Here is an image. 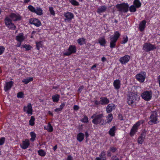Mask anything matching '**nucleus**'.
<instances>
[{
  "label": "nucleus",
  "mask_w": 160,
  "mask_h": 160,
  "mask_svg": "<svg viewBox=\"0 0 160 160\" xmlns=\"http://www.w3.org/2000/svg\"><path fill=\"white\" fill-rule=\"evenodd\" d=\"M82 121L83 122H88V117L86 115L84 116L83 118L82 119Z\"/></svg>",
  "instance_id": "de8ad7c7"
},
{
  "label": "nucleus",
  "mask_w": 160,
  "mask_h": 160,
  "mask_svg": "<svg viewBox=\"0 0 160 160\" xmlns=\"http://www.w3.org/2000/svg\"><path fill=\"white\" fill-rule=\"evenodd\" d=\"M113 115L112 113H109L106 117V121L105 122V124H109L113 119Z\"/></svg>",
  "instance_id": "a878e982"
},
{
  "label": "nucleus",
  "mask_w": 160,
  "mask_h": 160,
  "mask_svg": "<svg viewBox=\"0 0 160 160\" xmlns=\"http://www.w3.org/2000/svg\"><path fill=\"white\" fill-rule=\"evenodd\" d=\"M130 58V57L129 55H126L121 57L119 61L122 64H126L129 61Z\"/></svg>",
  "instance_id": "dca6fc26"
},
{
  "label": "nucleus",
  "mask_w": 160,
  "mask_h": 160,
  "mask_svg": "<svg viewBox=\"0 0 160 160\" xmlns=\"http://www.w3.org/2000/svg\"><path fill=\"white\" fill-rule=\"evenodd\" d=\"M77 52L76 46L73 45H70L67 49V51L63 53L64 56H69L72 54L75 53Z\"/></svg>",
  "instance_id": "1a4fd4ad"
},
{
  "label": "nucleus",
  "mask_w": 160,
  "mask_h": 160,
  "mask_svg": "<svg viewBox=\"0 0 160 160\" xmlns=\"http://www.w3.org/2000/svg\"><path fill=\"white\" fill-rule=\"evenodd\" d=\"M60 98V95L58 94H56L52 96V101L54 102H58Z\"/></svg>",
  "instance_id": "c756f323"
},
{
  "label": "nucleus",
  "mask_w": 160,
  "mask_h": 160,
  "mask_svg": "<svg viewBox=\"0 0 160 160\" xmlns=\"http://www.w3.org/2000/svg\"><path fill=\"white\" fill-rule=\"evenodd\" d=\"M33 80L32 77H28L26 79H23L22 80V82L24 83L25 84H28L29 82L32 81Z\"/></svg>",
  "instance_id": "f704fd0d"
},
{
  "label": "nucleus",
  "mask_w": 160,
  "mask_h": 160,
  "mask_svg": "<svg viewBox=\"0 0 160 160\" xmlns=\"http://www.w3.org/2000/svg\"><path fill=\"white\" fill-rule=\"evenodd\" d=\"M84 134L83 133L80 132L77 135V140L79 142H82L84 139Z\"/></svg>",
  "instance_id": "5701e85b"
},
{
  "label": "nucleus",
  "mask_w": 160,
  "mask_h": 160,
  "mask_svg": "<svg viewBox=\"0 0 160 160\" xmlns=\"http://www.w3.org/2000/svg\"><path fill=\"white\" fill-rule=\"evenodd\" d=\"M107 7L105 5H103L98 8L97 9V12L99 14L105 12L107 9Z\"/></svg>",
  "instance_id": "4be33fe9"
},
{
  "label": "nucleus",
  "mask_w": 160,
  "mask_h": 160,
  "mask_svg": "<svg viewBox=\"0 0 160 160\" xmlns=\"http://www.w3.org/2000/svg\"><path fill=\"white\" fill-rule=\"evenodd\" d=\"M5 138L4 137H2L0 138V145H3L5 142Z\"/></svg>",
  "instance_id": "09e8293b"
},
{
  "label": "nucleus",
  "mask_w": 160,
  "mask_h": 160,
  "mask_svg": "<svg viewBox=\"0 0 160 160\" xmlns=\"http://www.w3.org/2000/svg\"><path fill=\"white\" fill-rule=\"evenodd\" d=\"M156 49L155 45L152 44L150 42H145L142 45V50L145 52H149L154 50Z\"/></svg>",
  "instance_id": "39448f33"
},
{
  "label": "nucleus",
  "mask_w": 160,
  "mask_h": 160,
  "mask_svg": "<svg viewBox=\"0 0 160 160\" xmlns=\"http://www.w3.org/2000/svg\"><path fill=\"white\" fill-rule=\"evenodd\" d=\"M35 118L33 116H32L29 121V124L30 126H33L35 124Z\"/></svg>",
  "instance_id": "e433bc0d"
},
{
  "label": "nucleus",
  "mask_w": 160,
  "mask_h": 160,
  "mask_svg": "<svg viewBox=\"0 0 160 160\" xmlns=\"http://www.w3.org/2000/svg\"><path fill=\"white\" fill-rule=\"evenodd\" d=\"M146 77V73L144 71H142L137 74L135 76L137 79L140 82H144Z\"/></svg>",
  "instance_id": "f8f14e48"
},
{
  "label": "nucleus",
  "mask_w": 160,
  "mask_h": 160,
  "mask_svg": "<svg viewBox=\"0 0 160 160\" xmlns=\"http://www.w3.org/2000/svg\"><path fill=\"white\" fill-rule=\"evenodd\" d=\"M129 10L130 12H134L137 11V8L133 5L129 6Z\"/></svg>",
  "instance_id": "4c0bfd02"
},
{
  "label": "nucleus",
  "mask_w": 160,
  "mask_h": 160,
  "mask_svg": "<svg viewBox=\"0 0 160 160\" xmlns=\"http://www.w3.org/2000/svg\"><path fill=\"white\" fill-rule=\"evenodd\" d=\"M116 129V127L115 126H113L110 129L108 133L111 136L113 137L115 136Z\"/></svg>",
  "instance_id": "bb28decb"
},
{
  "label": "nucleus",
  "mask_w": 160,
  "mask_h": 160,
  "mask_svg": "<svg viewBox=\"0 0 160 160\" xmlns=\"http://www.w3.org/2000/svg\"><path fill=\"white\" fill-rule=\"evenodd\" d=\"M65 105V102H63L62 103L60 106L59 108L62 110V109L64 107Z\"/></svg>",
  "instance_id": "864d4df0"
},
{
  "label": "nucleus",
  "mask_w": 160,
  "mask_h": 160,
  "mask_svg": "<svg viewBox=\"0 0 160 160\" xmlns=\"http://www.w3.org/2000/svg\"><path fill=\"white\" fill-rule=\"evenodd\" d=\"M85 139H86V142H87L88 140V138L89 136V134L87 131L85 132Z\"/></svg>",
  "instance_id": "8fccbe9b"
},
{
  "label": "nucleus",
  "mask_w": 160,
  "mask_h": 160,
  "mask_svg": "<svg viewBox=\"0 0 160 160\" xmlns=\"http://www.w3.org/2000/svg\"><path fill=\"white\" fill-rule=\"evenodd\" d=\"M9 17L13 21H17L19 19V16H17L16 14L13 13H11L9 15Z\"/></svg>",
  "instance_id": "7c9ffc66"
},
{
  "label": "nucleus",
  "mask_w": 160,
  "mask_h": 160,
  "mask_svg": "<svg viewBox=\"0 0 160 160\" xmlns=\"http://www.w3.org/2000/svg\"><path fill=\"white\" fill-rule=\"evenodd\" d=\"M5 23L6 26L10 29H15L16 27L12 22V20L8 17H6L5 19Z\"/></svg>",
  "instance_id": "9b49d317"
},
{
  "label": "nucleus",
  "mask_w": 160,
  "mask_h": 160,
  "mask_svg": "<svg viewBox=\"0 0 160 160\" xmlns=\"http://www.w3.org/2000/svg\"><path fill=\"white\" fill-rule=\"evenodd\" d=\"M128 41V38L127 36L124 37L123 38V40L122 41V44H125Z\"/></svg>",
  "instance_id": "49530a36"
},
{
  "label": "nucleus",
  "mask_w": 160,
  "mask_h": 160,
  "mask_svg": "<svg viewBox=\"0 0 160 160\" xmlns=\"http://www.w3.org/2000/svg\"><path fill=\"white\" fill-rule=\"evenodd\" d=\"M49 11L51 15L54 16L55 15V12L53 10V7H49Z\"/></svg>",
  "instance_id": "c03bdc74"
},
{
  "label": "nucleus",
  "mask_w": 160,
  "mask_h": 160,
  "mask_svg": "<svg viewBox=\"0 0 160 160\" xmlns=\"http://www.w3.org/2000/svg\"><path fill=\"white\" fill-rule=\"evenodd\" d=\"M46 129L49 132H52L53 131V128L50 122L48 123L47 128Z\"/></svg>",
  "instance_id": "ea45409f"
},
{
  "label": "nucleus",
  "mask_w": 160,
  "mask_h": 160,
  "mask_svg": "<svg viewBox=\"0 0 160 160\" xmlns=\"http://www.w3.org/2000/svg\"><path fill=\"white\" fill-rule=\"evenodd\" d=\"M36 48L39 50L40 48H42L43 45V42L42 41H36L35 42Z\"/></svg>",
  "instance_id": "c85d7f7f"
},
{
  "label": "nucleus",
  "mask_w": 160,
  "mask_h": 160,
  "mask_svg": "<svg viewBox=\"0 0 160 160\" xmlns=\"http://www.w3.org/2000/svg\"><path fill=\"white\" fill-rule=\"evenodd\" d=\"M98 42L101 46H105L106 43V42L104 37H101L98 39Z\"/></svg>",
  "instance_id": "473e14b6"
},
{
  "label": "nucleus",
  "mask_w": 160,
  "mask_h": 160,
  "mask_svg": "<svg viewBox=\"0 0 160 160\" xmlns=\"http://www.w3.org/2000/svg\"><path fill=\"white\" fill-rule=\"evenodd\" d=\"M35 13L38 15L41 16L43 14L42 10L40 7H37Z\"/></svg>",
  "instance_id": "2f4dec72"
},
{
  "label": "nucleus",
  "mask_w": 160,
  "mask_h": 160,
  "mask_svg": "<svg viewBox=\"0 0 160 160\" xmlns=\"http://www.w3.org/2000/svg\"><path fill=\"white\" fill-rule=\"evenodd\" d=\"M101 61L103 62H104L107 61V59L105 57H103L101 58Z\"/></svg>",
  "instance_id": "052dcab7"
},
{
  "label": "nucleus",
  "mask_w": 160,
  "mask_h": 160,
  "mask_svg": "<svg viewBox=\"0 0 160 160\" xmlns=\"http://www.w3.org/2000/svg\"><path fill=\"white\" fill-rule=\"evenodd\" d=\"M13 84V82L12 81L6 82L4 87V89L5 91L8 92L11 89Z\"/></svg>",
  "instance_id": "f3484780"
},
{
  "label": "nucleus",
  "mask_w": 160,
  "mask_h": 160,
  "mask_svg": "<svg viewBox=\"0 0 160 160\" xmlns=\"http://www.w3.org/2000/svg\"><path fill=\"white\" fill-rule=\"evenodd\" d=\"M127 102L129 105L132 104L136 100L139 99V97L137 94L134 92H130L128 96Z\"/></svg>",
  "instance_id": "f03ea898"
},
{
  "label": "nucleus",
  "mask_w": 160,
  "mask_h": 160,
  "mask_svg": "<svg viewBox=\"0 0 160 160\" xmlns=\"http://www.w3.org/2000/svg\"><path fill=\"white\" fill-rule=\"evenodd\" d=\"M69 1L73 5L78 6L79 5V2L75 0H69Z\"/></svg>",
  "instance_id": "a19ab883"
},
{
  "label": "nucleus",
  "mask_w": 160,
  "mask_h": 160,
  "mask_svg": "<svg viewBox=\"0 0 160 160\" xmlns=\"http://www.w3.org/2000/svg\"><path fill=\"white\" fill-rule=\"evenodd\" d=\"M118 119L120 120H123V118L122 115L121 114H119L118 116Z\"/></svg>",
  "instance_id": "13d9d810"
},
{
  "label": "nucleus",
  "mask_w": 160,
  "mask_h": 160,
  "mask_svg": "<svg viewBox=\"0 0 160 160\" xmlns=\"http://www.w3.org/2000/svg\"><path fill=\"white\" fill-rule=\"evenodd\" d=\"M158 83L159 87H160V75L158 76Z\"/></svg>",
  "instance_id": "774afa93"
},
{
  "label": "nucleus",
  "mask_w": 160,
  "mask_h": 160,
  "mask_svg": "<svg viewBox=\"0 0 160 160\" xmlns=\"http://www.w3.org/2000/svg\"><path fill=\"white\" fill-rule=\"evenodd\" d=\"M133 5L137 8H139L141 7L142 3L139 0H134L133 2Z\"/></svg>",
  "instance_id": "72a5a7b5"
},
{
  "label": "nucleus",
  "mask_w": 160,
  "mask_h": 160,
  "mask_svg": "<svg viewBox=\"0 0 160 160\" xmlns=\"http://www.w3.org/2000/svg\"><path fill=\"white\" fill-rule=\"evenodd\" d=\"M146 21L143 20L141 22L139 25L138 29L141 32L143 31L146 27Z\"/></svg>",
  "instance_id": "a211bd4d"
},
{
  "label": "nucleus",
  "mask_w": 160,
  "mask_h": 160,
  "mask_svg": "<svg viewBox=\"0 0 160 160\" xmlns=\"http://www.w3.org/2000/svg\"><path fill=\"white\" fill-rule=\"evenodd\" d=\"M145 137L144 134L142 133L138 138V142L139 144H142L144 141Z\"/></svg>",
  "instance_id": "cd10ccee"
},
{
  "label": "nucleus",
  "mask_w": 160,
  "mask_h": 160,
  "mask_svg": "<svg viewBox=\"0 0 160 160\" xmlns=\"http://www.w3.org/2000/svg\"><path fill=\"white\" fill-rule=\"evenodd\" d=\"M113 86L116 89H119L121 85L120 81L119 79H116L113 82Z\"/></svg>",
  "instance_id": "b1692460"
},
{
  "label": "nucleus",
  "mask_w": 160,
  "mask_h": 160,
  "mask_svg": "<svg viewBox=\"0 0 160 160\" xmlns=\"http://www.w3.org/2000/svg\"><path fill=\"white\" fill-rule=\"evenodd\" d=\"M58 148V146L57 145H56L53 147V150L54 151H56L57 149Z\"/></svg>",
  "instance_id": "e2e57ef3"
},
{
  "label": "nucleus",
  "mask_w": 160,
  "mask_h": 160,
  "mask_svg": "<svg viewBox=\"0 0 160 160\" xmlns=\"http://www.w3.org/2000/svg\"><path fill=\"white\" fill-rule=\"evenodd\" d=\"M16 39L18 41L20 42V35H18L16 37Z\"/></svg>",
  "instance_id": "0e129e2a"
},
{
  "label": "nucleus",
  "mask_w": 160,
  "mask_h": 160,
  "mask_svg": "<svg viewBox=\"0 0 160 160\" xmlns=\"http://www.w3.org/2000/svg\"><path fill=\"white\" fill-rule=\"evenodd\" d=\"M28 10L32 12H35L36 11V8L32 6L29 5L28 7Z\"/></svg>",
  "instance_id": "79ce46f5"
},
{
  "label": "nucleus",
  "mask_w": 160,
  "mask_h": 160,
  "mask_svg": "<svg viewBox=\"0 0 160 160\" xmlns=\"http://www.w3.org/2000/svg\"><path fill=\"white\" fill-rule=\"evenodd\" d=\"M30 144L29 140L28 139H26L22 141V145H21V148L24 149H26L28 148Z\"/></svg>",
  "instance_id": "412c9836"
},
{
  "label": "nucleus",
  "mask_w": 160,
  "mask_h": 160,
  "mask_svg": "<svg viewBox=\"0 0 160 160\" xmlns=\"http://www.w3.org/2000/svg\"><path fill=\"white\" fill-rule=\"evenodd\" d=\"M152 92L151 90H146L141 95L142 98L146 101H150L152 98Z\"/></svg>",
  "instance_id": "6e6552de"
},
{
  "label": "nucleus",
  "mask_w": 160,
  "mask_h": 160,
  "mask_svg": "<svg viewBox=\"0 0 160 160\" xmlns=\"http://www.w3.org/2000/svg\"><path fill=\"white\" fill-rule=\"evenodd\" d=\"M120 35V33L118 31H115L114 32L113 36L110 37V47L111 48H115L116 42Z\"/></svg>",
  "instance_id": "f257e3e1"
},
{
  "label": "nucleus",
  "mask_w": 160,
  "mask_h": 160,
  "mask_svg": "<svg viewBox=\"0 0 160 160\" xmlns=\"http://www.w3.org/2000/svg\"><path fill=\"white\" fill-rule=\"evenodd\" d=\"M109 102V100L106 97H101L100 98V101L95 100L94 103L96 106L100 105H106L108 104Z\"/></svg>",
  "instance_id": "0eeeda50"
},
{
  "label": "nucleus",
  "mask_w": 160,
  "mask_h": 160,
  "mask_svg": "<svg viewBox=\"0 0 160 160\" xmlns=\"http://www.w3.org/2000/svg\"><path fill=\"white\" fill-rule=\"evenodd\" d=\"M25 39V37L23 36V34L21 33V43Z\"/></svg>",
  "instance_id": "5fc2aeb1"
},
{
  "label": "nucleus",
  "mask_w": 160,
  "mask_h": 160,
  "mask_svg": "<svg viewBox=\"0 0 160 160\" xmlns=\"http://www.w3.org/2000/svg\"><path fill=\"white\" fill-rule=\"evenodd\" d=\"M116 8L119 12L126 13L129 10V4L128 3L122 2L116 5Z\"/></svg>",
  "instance_id": "7ed1b4c3"
},
{
  "label": "nucleus",
  "mask_w": 160,
  "mask_h": 160,
  "mask_svg": "<svg viewBox=\"0 0 160 160\" xmlns=\"http://www.w3.org/2000/svg\"><path fill=\"white\" fill-rule=\"evenodd\" d=\"M30 134L31 137L30 140L32 142H34L36 138V135L35 132H30Z\"/></svg>",
  "instance_id": "c9c22d12"
},
{
  "label": "nucleus",
  "mask_w": 160,
  "mask_h": 160,
  "mask_svg": "<svg viewBox=\"0 0 160 160\" xmlns=\"http://www.w3.org/2000/svg\"><path fill=\"white\" fill-rule=\"evenodd\" d=\"M106 151H103L101 152L99 157L96 158L95 160H106Z\"/></svg>",
  "instance_id": "aec40b11"
},
{
  "label": "nucleus",
  "mask_w": 160,
  "mask_h": 160,
  "mask_svg": "<svg viewBox=\"0 0 160 160\" xmlns=\"http://www.w3.org/2000/svg\"><path fill=\"white\" fill-rule=\"evenodd\" d=\"M63 16L65 18L64 19L65 21L68 22L70 21L74 17L73 14L69 12H64Z\"/></svg>",
  "instance_id": "2eb2a0df"
},
{
  "label": "nucleus",
  "mask_w": 160,
  "mask_h": 160,
  "mask_svg": "<svg viewBox=\"0 0 160 160\" xmlns=\"http://www.w3.org/2000/svg\"><path fill=\"white\" fill-rule=\"evenodd\" d=\"M84 88V86L83 85L81 86L78 90V92L80 93L81 92L82 90Z\"/></svg>",
  "instance_id": "3c124183"
},
{
  "label": "nucleus",
  "mask_w": 160,
  "mask_h": 160,
  "mask_svg": "<svg viewBox=\"0 0 160 160\" xmlns=\"http://www.w3.org/2000/svg\"><path fill=\"white\" fill-rule=\"evenodd\" d=\"M115 106L113 103L108 104L106 108V112L107 113H111L113 110L115 109Z\"/></svg>",
  "instance_id": "6ab92c4d"
},
{
  "label": "nucleus",
  "mask_w": 160,
  "mask_h": 160,
  "mask_svg": "<svg viewBox=\"0 0 160 160\" xmlns=\"http://www.w3.org/2000/svg\"><path fill=\"white\" fill-rule=\"evenodd\" d=\"M38 154L41 157H44L46 155V152L42 149H39L38 151Z\"/></svg>",
  "instance_id": "58836bf2"
},
{
  "label": "nucleus",
  "mask_w": 160,
  "mask_h": 160,
  "mask_svg": "<svg viewBox=\"0 0 160 160\" xmlns=\"http://www.w3.org/2000/svg\"><path fill=\"white\" fill-rule=\"evenodd\" d=\"M5 48L3 46H0V55L2 54L4 51Z\"/></svg>",
  "instance_id": "603ef678"
},
{
  "label": "nucleus",
  "mask_w": 160,
  "mask_h": 160,
  "mask_svg": "<svg viewBox=\"0 0 160 160\" xmlns=\"http://www.w3.org/2000/svg\"><path fill=\"white\" fill-rule=\"evenodd\" d=\"M97 67V65L96 64H95L93 65L91 67V69H93L94 68H96Z\"/></svg>",
  "instance_id": "338daca9"
},
{
  "label": "nucleus",
  "mask_w": 160,
  "mask_h": 160,
  "mask_svg": "<svg viewBox=\"0 0 160 160\" xmlns=\"http://www.w3.org/2000/svg\"><path fill=\"white\" fill-rule=\"evenodd\" d=\"M29 23L31 24H33L37 27L41 26L42 24L40 20L37 18H32L29 19Z\"/></svg>",
  "instance_id": "4468645a"
},
{
  "label": "nucleus",
  "mask_w": 160,
  "mask_h": 160,
  "mask_svg": "<svg viewBox=\"0 0 160 160\" xmlns=\"http://www.w3.org/2000/svg\"><path fill=\"white\" fill-rule=\"evenodd\" d=\"M150 120L148 122V123L150 125H152L153 124H157L158 123V114L156 112H153L151 113L150 117Z\"/></svg>",
  "instance_id": "9d476101"
},
{
  "label": "nucleus",
  "mask_w": 160,
  "mask_h": 160,
  "mask_svg": "<svg viewBox=\"0 0 160 160\" xmlns=\"http://www.w3.org/2000/svg\"><path fill=\"white\" fill-rule=\"evenodd\" d=\"M109 151H110L111 152H112L113 153H114L116 152L117 150V148L113 146L111 147L109 149Z\"/></svg>",
  "instance_id": "a18cd8bd"
},
{
  "label": "nucleus",
  "mask_w": 160,
  "mask_h": 160,
  "mask_svg": "<svg viewBox=\"0 0 160 160\" xmlns=\"http://www.w3.org/2000/svg\"><path fill=\"white\" fill-rule=\"evenodd\" d=\"M22 47L25 48L28 51L30 50L32 48V47L30 45L26 44L23 45Z\"/></svg>",
  "instance_id": "37998d69"
},
{
  "label": "nucleus",
  "mask_w": 160,
  "mask_h": 160,
  "mask_svg": "<svg viewBox=\"0 0 160 160\" xmlns=\"http://www.w3.org/2000/svg\"><path fill=\"white\" fill-rule=\"evenodd\" d=\"M103 113H101L97 115L95 117V118L92 121V122L95 125L99 124L103 125L104 123V119L102 118L103 117Z\"/></svg>",
  "instance_id": "20e7f679"
},
{
  "label": "nucleus",
  "mask_w": 160,
  "mask_h": 160,
  "mask_svg": "<svg viewBox=\"0 0 160 160\" xmlns=\"http://www.w3.org/2000/svg\"><path fill=\"white\" fill-rule=\"evenodd\" d=\"M77 42L78 45L82 46L86 44V39L84 38H79L77 40Z\"/></svg>",
  "instance_id": "393cba45"
},
{
  "label": "nucleus",
  "mask_w": 160,
  "mask_h": 160,
  "mask_svg": "<svg viewBox=\"0 0 160 160\" xmlns=\"http://www.w3.org/2000/svg\"><path fill=\"white\" fill-rule=\"evenodd\" d=\"M66 160H73V158L71 155H68Z\"/></svg>",
  "instance_id": "bf43d9fd"
},
{
  "label": "nucleus",
  "mask_w": 160,
  "mask_h": 160,
  "mask_svg": "<svg viewBox=\"0 0 160 160\" xmlns=\"http://www.w3.org/2000/svg\"><path fill=\"white\" fill-rule=\"evenodd\" d=\"M48 113L49 115H51L52 116H53V115L52 113V112L50 111H48Z\"/></svg>",
  "instance_id": "69168bd1"
},
{
  "label": "nucleus",
  "mask_w": 160,
  "mask_h": 160,
  "mask_svg": "<svg viewBox=\"0 0 160 160\" xmlns=\"http://www.w3.org/2000/svg\"><path fill=\"white\" fill-rule=\"evenodd\" d=\"M23 111L26 112L28 116L32 115L33 114V110L31 104L29 103L27 106H24L23 107Z\"/></svg>",
  "instance_id": "ddd939ff"
},
{
  "label": "nucleus",
  "mask_w": 160,
  "mask_h": 160,
  "mask_svg": "<svg viewBox=\"0 0 160 160\" xmlns=\"http://www.w3.org/2000/svg\"><path fill=\"white\" fill-rule=\"evenodd\" d=\"M143 120H139L132 127L130 132V135L131 136H133L135 134L138 132L139 126L141 124H143Z\"/></svg>",
  "instance_id": "423d86ee"
},
{
  "label": "nucleus",
  "mask_w": 160,
  "mask_h": 160,
  "mask_svg": "<svg viewBox=\"0 0 160 160\" xmlns=\"http://www.w3.org/2000/svg\"><path fill=\"white\" fill-rule=\"evenodd\" d=\"M107 156L108 157H110L111 156L112 154L110 152V151H109V150L107 152Z\"/></svg>",
  "instance_id": "680f3d73"
},
{
  "label": "nucleus",
  "mask_w": 160,
  "mask_h": 160,
  "mask_svg": "<svg viewBox=\"0 0 160 160\" xmlns=\"http://www.w3.org/2000/svg\"><path fill=\"white\" fill-rule=\"evenodd\" d=\"M79 108V107L77 105H74L73 107V109L75 111H77Z\"/></svg>",
  "instance_id": "6e6d98bb"
},
{
  "label": "nucleus",
  "mask_w": 160,
  "mask_h": 160,
  "mask_svg": "<svg viewBox=\"0 0 160 160\" xmlns=\"http://www.w3.org/2000/svg\"><path fill=\"white\" fill-rule=\"evenodd\" d=\"M54 110L55 112H57L58 113H59V112H61L62 111L59 108H56Z\"/></svg>",
  "instance_id": "4d7b16f0"
}]
</instances>
